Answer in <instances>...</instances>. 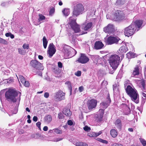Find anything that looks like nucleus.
Wrapping results in <instances>:
<instances>
[{
	"instance_id": "obj_40",
	"label": "nucleus",
	"mask_w": 146,
	"mask_h": 146,
	"mask_svg": "<svg viewBox=\"0 0 146 146\" xmlns=\"http://www.w3.org/2000/svg\"><path fill=\"white\" fill-rule=\"evenodd\" d=\"M19 78L22 84H24V82H25L26 80L24 77L22 76L19 75Z\"/></svg>"
},
{
	"instance_id": "obj_46",
	"label": "nucleus",
	"mask_w": 146,
	"mask_h": 146,
	"mask_svg": "<svg viewBox=\"0 0 146 146\" xmlns=\"http://www.w3.org/2000/svg\"><path fill=\"white\" fill-rule=\"evenodd\" d=\"M75 74L78 76H80L81 75V72L80 71H78L75 73Z\"/></svg>"
},
{
	"instance_id": "obj_34",
	"label": "nucleus",
	"mask_w": 146,
	"mask_h": 146,
	"mask_svg": "<svg viewBox=\"0 0 146 146\" xmlns=\"http://www.w3.org/2000/svg\"><path fill=\"white\" fill-rule=\"evenodd\" d=\"M65 84L68 86V88L69 89L70 92V95L72 94V88L70 82L69 81H67L66 82Z\"/></svg>"
},
{
	"instance_id": "obj_45",
	"label": "nucleus",
	"mask_w": 146,
	"mask_h": 146,
	"mask_svg": "<svg viewBox=\"0 0 146 146\" xmlns=\"http://www.w3.org/2000/svg\"><path fill=\"white\" fill-rule=\"evenodd\" d=\"M24 86L27 87H28L30 85V84L29 83L28 81H25V82H24V84H23Z\"/></svg>"
},
{
	"instance_id": "obj_18",
	"label": "nucleus",
	"mask_w": 146,
	"mask_h": 146,
	"mask_svg": "<svg viewBox=\"0 0 146 146\" xmlns=\"http://www.w3.org/2000/svg\"><path fill=\"white\" fill-rule=\"evenodd\" d=\"M139 66L137 65L135 66V67L133 71L132 74V76L134 77L139 74Z\"/></svg>"
},
{
	"instance_id": "obj_51",
	"label": "nucleus",
	"mask_w": 146,
	"mask_h": 146,
	"mask_svg": "<svg viewBox=\"0 0 146 146\" xmlns=\"http://www.w3.org/2000/svg\"><path fill=\"white\" fill-rule=\"evenodd\" d=\"M58 66L60 68H61L62 66V63L60 62H58Z\"/></svg>"
},
{
	"instance_id": "obj_20",
	"label": "nucleus",
	"mask_w": 146,
	"mask_h": 146,
	"mask_svg": "<svg viewBox=\"0 0 146 146\" xmlns=\"http://www.w3.org/2000/svg\"><path fill=\"white\" fill-rule=\"evenodd\" d=\"M102 133V132L101 131H100L98 133H95L93 132H91L89 133H88L87 134V135L88 136L90 137H94L99 136Z\"/></svg>"
},
{
	"instance_id": "obj_14",
	"label": "nucleus",
	"mask_w": 146,
	"mask_h": 146,
	"mask_svg": "<svg viewBox=\"0 0 146 146\" xmlns=\"http://www.w3.org/2000/svg\"><path fill=\"white\" fill-rule=\"evenodd\" d=\"M31 66L36 69H40L39 67L41 66V63L36 60H33L30 62Z\"/></svg>"
},
{
	"instance_id": "obj_43",
	"label": "nucleus",
	"mask_w": 146,
	"mask_h": 146,
	"mask_svg": "<svg viewBox=\"0 0 146 146\" xmlns=\"http://www.w3.org/2000/svg\"><path fill=\"white\" fill-rule=\"evenodd\" d=\"M58 117L59 119H62L64 118V115L61 113H60L58 114Z\"/></svg>"
},
{
	"instance_id": "obj_31",
	"label": "nucleus",
	"mask_w": 146,
	"mask_h": 146,
	"mask_svg": "<svg viewBox=\"0 0 146 146\" xmlns=\"http://www.w3.org/2000/svg\"><path fill=\"white\" fill-rule=\"evenodd\" d=\"M143 91L146 92V86L144 83L142 82L141 83V85L140 86Z\"/></svg>"
},
{
	"instance_id": "obj_6",
	"label": "nucleus",
	"mask_w": 146,
	"mask_h": 146,
	"mask_svg": "<svg viewBox=\"0 0 146 146\" xmlns=\"http://www.w3.org/2000/svg\"><path fill=\"white\" fill-rule=\"evenodd\" d=\"M106 43L108 44H111L114 43L121 44L122 41L117 37L110 36L106 40Z\"/></svg>"
},
{
	"instance_id": "obj_47",
	"label": "nucleus",
	"mask_w": 146,
	"mask_h": 146,
	"mask_svg": "<svg viewBox=\"0 0 146 146\" xmlns=\"http://www.w3.org/2000/svg\"><path fill=\"white\" fill-rule=\"evenodd\" d=\"M84 129L86 131H88L90 130V128L87 126H85L84 127Z\"/></svg>"
},
{
	"instance_id": "obj_22",
	"label": "nucleus",
	"mask_w": 146,
	"mask_h": 146,
	"mask_svg": "<svg viewBox=\"0 0 146 146\" xmlns=\"http://www.w3.org/2000/svg\"><path fill=\"white\" fill-rule=\"evenodd\" d=\"M111 102V100H109V101L106 102H103L100 104V106L102 108L105 109L109 105V103Z\"/></svg>"
},
{
	"instance_id": "obj_13",
	"label": "nucleus",
	"mask_w": 146,
	"mask_h": 146,
	"mask_svg": "<svg viewBox=\"0 0 146 146\" xmlns=\"http://www.w3.org/2000/svg\"><path fill=\"white\" fill-rule=\"evenodd\" d=\"M89 59L84 54H81L80 57L76 60L82 64L86 63L88 62Z\"/></svg>"
},
{
	"instance_id": "obj_60",
	"label": "nucleus",
	"mask_w": 146,
	"mask_h": 146,
	"mask_svg": "<svg viewBox=\"0 0 146 146\" xmlns=\"http://www.w3.org/2000/svg\"><path fill=\"white\" fill-rule=\"evenodd\" d=\"M128 130L130 132H133V129L132 128H129L128 129Z\"/></svg>"
},
{
	"instance_id": "obj_39",
	"label": "nucleus",
	"mask_w": 146,
	"mask_h": 146,
	"mask_svg": "<svg viewBox=\"0 0 146 146\" xmlns=\"http://www.w3.org/2000/svg\"><path fill=\"white\" fill-rule=\"evenodd\" d=\"M18 50L20 54H24L25 53H26V51L24 50L21 48H19Z\"/></svg>"
},
{
	"instance_id": "obj_54",
	"label": "nucleus",
	"mask_w": 146,
	"mask_h": 146,
	"mask_svg": "<svg viewBox=\"0 0 146 146\" xmlns=\"http://www.w3.org/2000/svg\"><path fill=\"white\" fill-rule=\"evenodd\" d=\"M54 9H51L50 11V15H52L54 13Z\"/></svg>"
},
{
	"instance_id": "obj_29",
	"label": "nucleus",
	"mask_w": 146,
	"mask_h": 146,
	"mask_svg": "<svg viewBox=\"0 0 146 146\" xmlns=\"http://www.w3.org/2000/svg\"><path fill=\"white\" fill-rule=\"evenodd\" d=\"M122 105L123 107L126 108V110L127 111L125 113V114L127 115L131 111L130 109L127 105L125 104H122Z\"/></svg>"
},
{
	"instance_id": "obj_48",
	"label": "nucleus",
	"mask_w": 146,
	"mask_h": 146,
	"mask_svg": "<svg viewBox=\"0 0 146 146\" xmlns=\"http://www.w3.org/2000/svg\"><path fill=\"white\" fill-rule=\"evenodd\" d=\"M36 126L38 127V128L40 129L41 123L40 122L38 121L36 123Z\"/></svg>"
},
{
	"instance_id": "obj_26",
	"label": "nucleus",
	"mask_w": 146,
	"mask_h": 146,
	"mask_svg": "<svg viewBox=\"0 0 146 146\" xmlns=\"http://www.w3.org/2000/svg\"><path fill=\"white\" fill-rule=\"evenodd\" d=\"M44 120L46 122L49 123L52 120V117L49 115L46 116L44 117Z\"/></svg>"
},
{
	"instance_id": "obj_63",
	"label": "nucleus",
	"mask_w": 146,
	"mask_h": 146,
	"mask_svg": "<svg viewBox=\"0 0 146 146\" xmlns=\"http://www.w3.org/2000/svg\"><path fill=\"white\" fill-rule=\"evenodd\" d=\"M10 36L11 37V38L12 39L14 37V35L12 34L11 33L10 35Z\"/></svg>"
},
{
	"instance_id": "obj_57",
	"label": "nucleus",
	"mask_w": 146,
	"mask_h": 146,
	"mask_svg": "<svg viewBox=\"0 0 146 146\" xmlns=\"http://www.w3.org/2000/svg\"><path fill=\"white\" fill-rule=\"evenodd\" d=\"M43 129L44 131H46L48 130V127L46 126H45L43 127Z\"/></svg>"
},
{
	"instance_id": "obj_3",
	"label": "nucleus",
	"mask_w": 146,
	"mask_h": 146,
	"mask_svg": "<svg viewBox=\"0 0 146 146\" xmlns=\"http://www.w3.org/2000/svg\"><path fill=\"white\" fill-rule=\"evenodd\" d=\"M18 95L17 92L14 90L9 89L7 91L5 94V97L8 100H10L13 102L17 101L15 98Z\"/></svg>"
},
{
	"instance_id": "obj_49",
	"label": "nucleus",
	"mask_w": 146,
	"mask_h": 146,
	"mask_svg": "<svg viewBox=\"0 0 146 146\" xmlns=\"http://www.w3.org/2000/svg\"><path fill=\"white\" fill-rule=\"evenodd\" d=\"M62 139V138H57L54 139L53 141L55 142H57L61 140Z\"/></svg>"
},
{
	"instance_id": "obj_5",
	"label": "nucleus",
	"mask_w": 146,
	"mask_h": 146,
	"mask_svg": "<svg viewBox=\"0 0 146 146\" xmlns=\"http://www.w3.org/2000/svg\"><path fill=\"white\" fill-rule=\"evenodd\" d=\"M68 23L75 33H77L80 31V26L77 24L75 20H72L71 17L69 19Z\"/></svg>"
},
{
	"instance_id": "obj_28",
	"label": "nucleus",
	"mask_w": 146,
	"mask_h": 146,
	"mask_svg": "<svg viewBox=\"0 0 146 146\" xmlns=\"http://www.w3.org/2000/svg\"><path fill=\"white\" fill-rule=\"evenodd\" d=\"M42 41L43 45L44 48H46L48 43V41H47L46 37L44 36L42 39Z\"/></svg>"
},
{
	"instance_id": "obj_7",
	"label": "nucleus",
	"mask_w": 146,
	"mask_h": 146,
	"mask_svg": "<svg viewBox=\"0 0 146 146\" xmlns=\"http://www.w3.org/2000/svg\"><path fill=\"white\" fill-rule=\"evenodd\" d=\"M65 94L61 90L58 91L54 94V98L55 100L59 101L64 100Z\"/></svg>"
},
{
	"instance_id": "obj_30",
	"label": "nucleus",
	"mask_w": 146,
	"mask_h": 146,
	"mask_svg": "<svg viewBox=\"0 0 146 146\" xmlns=\"http://www.w3.org/2000/svg\"><path fill=\"white\" fill-rule=\"evenodd\" d=\"M75 145L76 146H88V144L86 143L80 142H76Z\"/></svg>"
},
{
	"instance_id": "obj_12",
	"label": "nucleus",
	"mask_w": 146,
	"mask_h": 146,
	"mask_svg": "<svg viewBox=\"0 0 146 146\" xmlns=\"http://www.w3.org/2000/svg\"><path fill=\"white\" fill-rule=\"evenodd\" d=\"M104 31L108 33H113L115 31L114 26L111 24H108V26L104 28Z\"/></svg>"
},
{
	"instance_id": "obj_64",
	"label": "nucleus",
	"mask_w": 146,
	"mask_h": 146,
	"mask_svg": "<svg viewBox=\"0 0 146 146\" xmlns=\"http://www.w3.org/2000/svg\"><path fill=\"white\" fill-rule=\"evenodd\" d=\"M101 142L104 143H107L108 141L106 140H103Z\"/></svg>"
},
{
	"instance_id": "obj_37",
	"label": "nucleus",
	"mask_w": 146,
	"mask_h": 146,
	"mask_svg": "<svg viewBox=\"0 0 146 146\" xmlns=\"http://www.w3.org/2000/svg\"><path fill=\"white\" fill-rule=\"evenodd\" d=\"M39 18L38 19L39 21V24L40 23V21L45 19V17L43 15L40 14L39 15Z\"/></svg>"
},
{
	"instance_id": "obj_15",
	"label": "nucleus",
	"mask_w": 146,
	"mask_h": 146,
	"mask_svg": "<svg viewBox=\"0 0 146 146\" xmlns=\"http://www.w3.org/2000/svg\"><path fill=\"white\" fill-rule=\"evenodd\" d=\"M104 45L102 42L99 41H96L94 44V48L96 50L100 49L102 48L104 46Z\"/></svg>"
},
{
	"instance_id": "obj_25",
	"label": "nucleus",
	"mask_w": 146,
	"mask_h": 146,
	"mask_svg": "<svg viewBox=\"0 0 146 146\" xmlns=\"http://www.w3.org/2000/svg\"><path fill=\"white\" fill-rule=\"evenodd\" d=\"M115 125L116 127L119 129H121V123L120 119H117L115 123Z\"/></svg>"
},
{
	"instance_id": "obj_10",
	"label": "nucleus",
	"mask_w": 146,
	"mask_h": 146,
	"mask_svg": "<svg viewBox=\"0 0 146 146\" xmlns=\"http://www.w3.org/2000/svg\"><path fill=\"white\" fill-rule=\"evenodd\" d=\"M97 101L94 99L88 100L87 102V105L89 110H92L95 108L96 106Z\"/></svg>"
},
{
	"instance_id": "obj_1",
	"label": "nucleus",
	"mask_w": 146,
	"mask_h": 146,
	"mask_svg": "<svg viewBox=\"0 0 146 146\" xmlns=\"http://www.w3.org/2000/svg\"><path fill=\"white\" fill-rule=\"evenodd\" d=\"M142 23V21L140 20H137L135 22H133L130 25L125 29V35L128 37L132 35L135 31H138L141 28Z\"/></svg>"
},
{
	"instance_id": "obj_16",
	"label": "nucleus",
	"mask_w": 146,
	"mask_h": 146,
	"mask_svg": "<svg viewBox=\"0 0 146 146\" xmlns=\"http://www.w3.org/2000/svg\"><path fill=\"white\" fill-rule=\"evenodd\" d=\"M128 50V48L126 44L121 46L118 51V52L120 54H123L125 53Z\"/></svg>"
},
{
	"instance_id": "obj_24",
	"label": "nucleus",
	"mask_w": 146,
	"mask_h": 146,
	"mask_svg": "<svg viewBox=\"0 0 146 146\" xmlns=\"http://www.w3.org/2000/svg\"><path fill=\"white\" fill-rule=\"evenodd\" d=\"M119 85L118 83L113 85V89L114 93H117L119 92Z\"/></svg>"
},
{
	"instance_id": "obj_8",
	"label": "nucleus",
	"mask_w": 146,
	"mask_h": 146,
	"mask_svg": "<svg viewBox=\"0 0 146 146\" xmlns=\"http://www.w3.org/2000/svg\"><path fill=\"white\" fill-rule=\"evenodd\" d=\"M84 10V7L81 4H78L75 7L73 11V14L76 16L79 15Z\"/></svg>"
},
{
	"instance_id": "obj_35",
	"label": "nucleus",
	"mask_w": 146,
	"mask_h": 146,
	"mask_svg": "<svg viewBox=\"0 0 146 146\" xmlns=\"http://www.w3.org/2000/svg\"><path fill=\"white\" fill-rule=\"evenodd\" d=\"M127 57L128 58H133L134 57V54L131 52H129L126 54Z\"/></svg>"
},
{
	"instance_id": "obj_23",
	"label": "nucleus",
	"mask_w": 146,
	"mask_h": 146,
	"mask_svg": "<svg viewBox=\"0 0 146 146\" xmlns=\"http://www.w3.org/2000/svg\"><path fill=\"white\" fill-rule=\"evenodd\" d=\"M70 47L69 46L67 45H65L63 47V52L65 53V54H69L70 50L69 49Z\"/></svg>"
},
{
	"instance_id": "obj_41",
	"label": "nucleus",
	"mask_w": 146,
	"mask_h": 146,
	"mask_svg": "<svg viewBox=\"0 0 146 146\" xmlns=\"http://www.w3.org/2000/svg\"><path fill=\"white\" fill-rule=\"evenodd\" d=\"M139 140L143 146H145L146 144V141L142 138H139Z\"/></svg>"
},
{
	"instance_id": "obj_61",
	"label": "nucleus",
	"mask_w": 146,
	"mask_h": 146,
	"mask_svg": "<svg viewBox=\"0 0 146 146\" xmlns=\"http://www.w3.org/2000/svg\"><path fill=\"white\" fill-rule=\"evenodd\" d=\"M144 75L145 78L146 79V66L145 67Z\"/></svg>"
},
{
	"instance_id": "obj_62",
	"label": "nucleus",
	"mask_w": 146,
	"mask_h": 146,
	"mask_svg": "<svg viewBox=\"0 0 146 146\" xmlns=\"http://www.w3.org/2000/svg\"><path fill=\"white\" fill-rule=\"evenodd\" d=\"M38 58L40 60H42L43 59V56L40 55L38 56Z\"/></svg>"
},
{
	"instance_id": "obj_44",
	"label": "nucleus",
	"mask_w": 146,
	"mask_h": 146,
	"mask_svg": "<svg viewBox=\"0 0 146 146\" xmlns=\"http://www.w3.org/2000/svg\"><path fill=\"white\" fill-rule=\"evenodd\" d=\"M54 131L55 133L57 134H61L62 133L61 130L57 129H54Z\"/></svg>"
},
{
	"instance_id": "obj_36",
	"label": "nucleus",
	"mask_w": 146,
	"mask_h": 146,
	"mask_svg": "<svg viewBox=\"0 0 146 146\" xmlns=\"http://www.w3.org/2000/svg\"><path fill=\"white\" fill-rule=\"evenodd\" d=\"M62 12L64 15L67 16L69 14V10L68 9H65L62 11Z\"/></svg>"
},
{
	"instance_id": "obj_53",
	"label": "nucleus",
	"mask_w": 146,
	"mask_h": 146,
	"mask_svg": "<svg viewBox=\"0 0 146 146\" xmlns=\"http://www.w3.org/2000/svg\"><path fill=\"white\" fill-rule=\"evenodd\" d=\"M79 90L80 92H82L84 90V87L82 86H80L79 88Z\"/></svg>"
},
{
	"instance_id": "obj_50",
	"label": "nucleus",
	"mask_w": 146,
	"mask_h": 146,
	"mask_svg": "<svg viewBox=\"0 0 146 146\" xmlns=\"http://www.w3.org/2000/svg\"><path fill=\"white\" fill-rule=\"evenodd\" d=\"M49 96V94L48 92H45L44 94V96L46 98H47Z\"/></svg>"
},
{
	"instance_id": "obj_9",
	"label": "nucleus",
	"mask_w": 146,
	"mask_h": 146,
	"mask_svg": "<svg viewBox=\"0 0 146 146\" xmlns=\"http://www.w3.org/2000/svg\"><path fill=\"white\" fill-rule=\"evenodd\" d=\"M114 17L113 19L117 21L123 19L124 17V13L120 10H117L115 11L114 15Z\"/></svg>"
},
{
	"instance_id": "obj_59",
	"label": "nucleus",
	"mask_w": 146,
	"mask_h": 146,
	"mask_svg": "<svg viewBox=\"0 0 146 146\" xmlns=\"http://www.w3.org/2000/svg\"><path fill=\"white\" fill-rule=\"evenodd\" d=\"M11 34V33H7L5 34V35L6 37H9L10 36Z\"/></svg>"
},
{
	"instance_id": "obj_2",
	"label": "nucleus",
	"mask_w": 146,
	"mask_h": 146,
	"mask_svg": "<svg viewBox=\"0 0 146 146\" xmlns=\"http://www.w3.org/2000/svg\"><path fill=\"white\" fill-rule=\"evenodd\" d=\"M126 90L127 94L130 97L131 100L134 101H136L135 102L136 103H138V101L136 100L138 96L136 90L132 88L130 86L128 85Z\"/></svg>"
},
{
	"instance_id": "obj_4",
	"label": "nucleus",
	"mask_w": 146,
	"mask_h": 146,
	"mask_svg": "<svg viewBox=\"0 0 146 146\" xmlns=\"http://www.w3.org/2000/svg\"><path fill=\"white\" fill-rule=\"evenodd\" d=\"M119 59V57L116 54L112 55L110 57L109 62L113 70L117 68Z\"/></svg>"
},
{
	"instance_id": "obj_52",
	"label": "nucleus",
	"mask_w": 146,
	"mask_h": 146,
	"mask_svg": "<svg viewBox=\"0 0 146 146\" xmlns=\"http://www.w3.org/2000/svg\"><path fill=\"white\" fill-rule=\"evenodd\" d=\"M68 124L70 125H72L73 123L72 121L71 120H69L68 121Z\"/></svg>"
},
{
	"instance_id": "obj_56",
	"label": "nucleus",
	"mask_w": 146,
	"mask_h": 146,
	"mask_svg": "<svg viewBox=\"0 0 146 146\" xmlns=\"http://www.w3.org/2000/svg\"><path fill=\"white\" fill-rule=\"evenodd\" d=\"M79 117L80 118V119H82L83 118V114L82 113L79 115Z\"/></svg>"
},
{
	"instance_id": "obj_55",
	"label": "nucleus",
	"mask_w": 146,
	"mask_h": 146,
	"mask_svg": "<svg viewBox=\"0 0 146 146\" xmlns=\"http://www.w3.org/2000/svg\"><path fill=\"white\" fill-rule=\"evenodd\" d=\"M38 120V118L36 116H35L33 117V120L34 121L36 122Z\"/></svg>"
},
{
	"instance_id": "obj_21",
	"label": "nucleus",
	"mask_w": 146,
	"mask_h": 146,
	"mask_svg": "<svg viewBox=\"0 0 146 146\" xmlns=\"http://www.w3.org/2000/svg\"><path fill=\"white\" fill-rule=\"evenodd\" d=\"M63 114L67 116L70 117L72 115V112L68 109L65 108L63 110Z\"/></svg>"
},
{
	"instance_id": "obj_33",
	"label": "nucleus",
	"mask_w": 146,
	"mask_h": 146,
	"mask_svg": "<svg viewBox=\"0 0 146 146\" xmlns=\"http://www.w3.org/2000/svg\"><path fill=\"white\" fill-rule=\"evenodd\" d=\"M125 3L124 0H117L115 4L116 5H122Z\"/></svg>"
},
{
	"instance_id": "obj_42",
	"label": "nucleus",
	"mask_w": 146,
	"mask_h": 146,
	"mask_svg": "<svg viewBox=\"0 0 146 146\" xmlns=\"http://www.w3.org/2000/svg\"><path fill=\"white\" fill-rule=\"evenodd\" d=\"M22 47L24 49H28L29 48V46L28 44L25 43L23 44Z\"/></svg>"
},
{
	"instance_id": "obj_38",
	"label": "nucleus",
	"mask_w": 146,
	"mask_h": 146,
	"mask_svg": "<svg viewBox=\"0 0 146 146\" xmlns=\"http://www.w3.org/2000/svg\"><path fill=\"white\" fill-rule=\"evenodd\" d=\"M8 42L6 40L0 37V43L7 45L8 44Z\"/></svg>"
},
{
	"instance_id": "obj_32",
	"label": "nucleus",
	"mask_w": 146,
	"mask_h": 146,
	"mask_svg": "<svg viewBox=\"0 0 146 146\" xmlns=\"http://www.w3.org/2000/svg\"><path fill=\"white\" fill-rule=\"evenodd\" d=\"M40 137V135L38 133L33 134L31 136V137L32 138H35L36 139H38Z\"/></svg>"
},
{
	"instance_id": "obj_11",
	"label": "nucleus",
	"mask_w": 146,
	"mask_h": 146,
	"mask_svg": "<svg viewBox=\"0 0 146 146\" xmlns=\"http://www.w3.org/2000/svg\"><path fill=\"white\" fill-rule=\"evenodd\" d=\"M56 51L55 46L52 43H50L48 47V53L49 56L51 57L54 54Z\"/></svg>"
},
{
	"instance_id": "obj_27",
	"label": "nucleus",
	"mask_w": 146,
	"mask_h": 146,
	"mask_svg": "<svg viewBox=\"0 0 146 146\" xmlns=\"http://www.w3.org/2000/svg\"><path fill=\"white\" fill-rule=\"evenodd\" d=\"M110 134L112 137L115 138L117 136V133L115 129H112L111 130Z\"/></svg>"
},
{
	"instance_id": "obj_17",
	"label": "nucleus",
	"mask_w": 146,
	"mask_h": 146,
	"mask_svg": "<svg viewBox=\"0 0 146 146\" xmlns=\"http://www.w3.org/2000/svg\"><path fill=\"white\" fill-rule=\"evenodd\" d=\"M92 25V23H90L87 24H83L82 25V28L85 31H87L90 29L91 28Z\"/></svg>"
},
{
	"instance_id": "obj_19",
	"label": "nucleus",
	"mask_w": 146,
	"mask_h": 146,
	"mask_svg": "<svg viewBox=\"0 0 146 146\" xmlns=\"http://www.w3.org/2000/svg\"><path fill=\"white\" fill-rule=\"evenodd\" d=\"M104 110H100L98 113L97 118L98 121H100L103 117L104 114Z\"/></svg>"
},
{
	"instance_id": "obj_58",
	"label": "nucleus",
	"mask_w": 146,
	"mask_h": 146,
	"mask_svg": "<svg viewBox=\"0 0 146 146\" xmlns=\"http://www.w3.org/2000/svg\"><path fill=\"white\" fill-rule=\"evenodd\" d=\"M113 146H123V145L119 144H113Z\"/></svg>"
}]
</instances>
